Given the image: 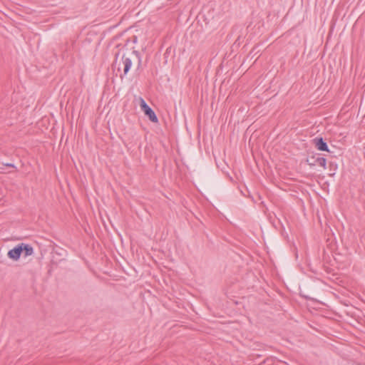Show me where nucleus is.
I'll use <instances>...</instances> for the list:
<instances>
[{"label": "nucleus", "mask_w": 365, "mask_h": 365, "mask_svg": "<svg viewBox=\"0 0 365 365\" xmlns=\"http://www.w3.org/2000/svg\"><path fill=\"white\" fill-rule=\"evenodd\" d=\"M138 51H133L131 53H129L128 55L123 53L120 59L118 60L120 53H118L115 54V60L114 62L115 66H118V69L120 68V66L121 63L123 66V73L124 75L127 74L128 71L130 69V67L132 66V58L130 56H138Z\"/></svg>", "instance_id": "nucleus-1"}, {"label": "nucleus", "mask_w": 365, "mask_h": 365, "mask_svg": "<svg viewBox=\"0 0 365 365\" xmlns=\"http://www.w3.org/2000/svg\"><path fill=\"white\" fill-rule=\"evenodd\" d=\"M140 108L150 121L153 123L158 122V118L155 113L143 98L140 99Z\"/></svg>", "instance_id": "nucleus-2"}, {"label": "nucleus", "mask_w": 365, "mask_h": 365, "mask_svg": "<svg viewBox=\"0 0 365 365\" xmlns=\"http://www.w3.org/2000/svg\"><path fill=\"white\" fill-rule=\"evenodd\" d=\"M307 163L311 166H314L316 165H318L319 166H322L324 169L326 168L327 160L323 157H319L318 155L317 156H312L307 159Z\"/></svg>", "instance_id": "nucleus-3"}, {"label": "nucleus", "mask_w": 365, "mask_h": 365, "mask_svg": "<svg viewBox=\"0 0 365 365\" xmlns=\"http://www.w3.org/2000/svg\"><path fill=\"white\" fill-rule=\"evenodd\" d=\"M23 252V249L21 248V246H20V244L15 247L14 248L10 250L8 252V257L16 261L20 258V256L21 253Z\"/></svg>", "instance_id": "nucleus-4"}, {"label": "nucleus", "mask_w": 365, "mask_h": 365, "mask_svg": "<svg viewBox=\"0 0 365 365\" xmlns=\"http://www.w3.org/2000/svg\"><path fill=\"white\" fill-rule=\"evenodd\" d=\"M313 142L318 150L322 151H329L328 145L327 143L324 141L322 138H315L313 140Z\"/></svg>", "instance_id": "nucleus-5"}, {"label": "nucleus", "mask_w": 365, "mask_h": 365, "mask_svg": "<svg viewBox=\"0 0 365 365\" xmlns=\"http://www.w3.org/2000/svg\"><path fill=\"white\" fill-rule=\"evenodd\" d=\"M20 246H21V248L23 249V252L24 253V255L26 257L31 256L34 254V248L31 245L28 244L21 243L20 244Z\"/></svg>", "instance_id": "nucleus-6"}, {"label": "nucleus", "mask_w": 365, "mask_h": 365, "mask_svg": "<svg viewBox=\"0 0 365 365\" xmlns=\"http://www.w3.org/2000/svg\"><path fill=\"white\" fill-rule=\"evenodd\" d=\"M5 165L7 166V167H11V168H14L15 167L14 165L12 164V163H6V164H5Z\"/></svg>", "instance_id": "nucleus-7"}, {"label": "nucleus", "mask_w": 365, "mask_h": 365, "mask_svg": "<svg viewBox=\"0 0 365 365\" xmlns=\"http://www.w3.org/2000/svg\"><path fill=\"white\" fill-rule=\"evenodd\" d=\"M137 41V37L134 36L133 42L135 43Z\"/></svg>", "instance_id": "nucleus-8"}]
</instances>
